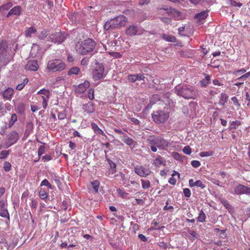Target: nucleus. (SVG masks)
<instances>
[{"instance_id": "29", "label": "nucleus", "mask_w": 250, "mask_h": 250, "mask_svg": "<svg viewBox=\"0 0 250 250\" xmlns=\"http://www.w3.org/2000/svg\"><path fill=\"white\" fill-rule=\"evenodd\" d=\"M156 166H159L160 165H165V161L163 160L162 157L161 156H158L154 160V163Z\"/></svg>"}, {"instance_id": "46", "label": "nucleus", "mask_w": 250, "mask_h": 250, "mask_svg": "<svg viewBox=\"0 0 250 250\" xmlns=\"http://www.w3.org/2000/svg\"><path fill=\"white\" fill-rule=\"evenodd\" d=\"M47 36V31L46 30H42L39 36V38L40 40H44Z\"/></svg>"}, {"instance_id": "40", "label": "nucleus", "mask_w": 250, "mask_h": 250, "mask_svg": "<svg viewBox=\"0 0 250 250\" xmlns=\"http://www.w3.org/2000/svg\"><path fill=\"white\" fill-rule=\"evenodd\" d=\"M142 184V188L144 189H147L150 187V182L148 180H144L141 179V180Z\"/></svg>"}, {"instance_id": "17", "label": "nucleus", "mask_w": 250, "mask_h": 250, "mask_svg": "<svg viewBox=\"0 0 250 250\" xmlns=\"http://www.w3.org/2000/svg\"><path fill=\"white\" fill-rule=\"evenodd\" d=\"M39 66L36 60L30 61L28 62L25 66V69L27 70L36 71L38 70Z\"/></svg>"}, {"instance_id": "39", "label": "nucleus", "mask_w": 250, "mask_h": 250, "mask_svg": "<svg viewBox=\"0 0 250 250\" xmlns=\"http://www.w3.org/2000/svg\"><path fill=\"white\" fill-rule=\"evenodd\" d=\"M39 196L42 199L45 200L47 199L48 197V194L44 190L41 189L39 192Z\"/></svg>"}, {"instance_id": "2", "label": "nucleus", "mask_w": 250, "mask_h": 250, "mask_svg": "<svg viewBox=\"0 0 250 250\" xmlns=\"http://www.w3.org/2000/svg\"><path fill=\"white\" fill-rule=\"evenodd\" d=\"M127 21V18L123 15H120L113 19L106 21L104 25L105 30L119 29L125 26Z\"/></svg>"}, {"instance_id": "25", "label": "nucleus", "mask_w": 250, "mask_h": 250, "mask_svg": "<svg viewBox=\"0 0 250 250\" xmlns=\"http://www.w3.org/2000/svg\"><path fill=\"white\" fill-rule=\"evenodd\" d=\"M91 125L95 133L99 135H104V131L98 127L96 124L92 123Z\"/></svg>"}, {"instance_id": "32", "label": "nucleus", "mask_w": 250, "mask_h": 250, "mask_svg": "<svg viewBox=\"0 0 250 250\" xmlns=\"http://www.w3.org/2000/svg\"><path fill=\"white\" fill-rule=\"evenodd\" d=\"M108 163L109 164L110 167V170L112 171V173H114L116 171V164L110 159H107Z\"/></svg>"}, {"instance_id": "36", "label": "nucleus", "mask_w": 250, "mask_h": 250, "mask_svg": "<svg viewBox=\"0 0 250 250\" xmlns=\"http://www.w3.org/2000/svg\"><path fill=\"white\" fill-rule=\"evenodd\" d=\"M210 81V77L209 75H207L206 76L205 79L201 81V84L202 86L205 87L206 86L208 83Z\"/></svg>"}, {"instance_id": "8", "label": "nucleus", "mask_w": 250, "mask_h": 250, "mask_svg": "<svg viewBox=\"0 0 250 250\" xmlns=\"http://www.w3.org/2000/svg\"><path fill=\"white\" fill-rule=\"evenodd\" d=\"M66 37L67 34L64 32H56L51 34L49 36L48 41L54 43L60 44L66 40Z\"/></svg>"}, {"instance_id": "57", "label": "nucleus", "mask_w": 250, "mask_h": 250, "mask_svg": "<svg viewBox=\"0 0 250 250\" xmlns=\"http://www.w3.org/2000/svg\"><path fill=\"white\" fill-rule=\"evenodd\" d=\"M17 121V117L16 114H13L11 116L10 124L13 125Z\"/></svg>"}, {"instance_id": "34", "label": "nucleus", "mask_w": 250, "mask_h": 250, "mask_svg": "<svg viewBox=\"0 0 250 250\" xmlns=\"http://www.w3.org/2000/svg\"><path fill=\"white\" fill-rule=\"evenodd\" d=\"M173 18L176 20H180L182 18V16L180 12L177 10L173 9Z\"/></svg>"}, {"instance_id": "59", "label": "nucleus", "mask_w": 250, "mask_h": 250, "mask_svg": "<svg viewBox=\"0 0 250 250\" xmlns=\"http://www.w3.org/2000/svg\"><path fill=\"white\" fill-rule=\"evenodd\" d=\"M210 180L214 184H215L217 186H220V187L222 186H221V182L219 180H217L216 179L213 178H211Z\"/></svg>"}, {"instance_id": "56", "label": "nucleus", "mask_w": 250, "mask_h": 250, "mask_svg": "<svg viewBox=\"0 0 250 250\" xmlns=\"http://www.w3.org/2000/svg\"><path fill=\"white\" fill-rule=\"evenodd\" d=\"M184 195L186 197H189L191 196V190L189 188H185L183 190Z\"/></svg>"}, {"instance_id": "24", "label": "nucleus", "mask_w": 250, "mask_h": 250, "mask_svg": "<svg viewBox=\"0 0 250 250\" xmlns=\"http://www.w3.org/2000/svg\"><path fill=\"white\" fill-rule=\"evenodd\" d=\"M122 139L124 143L128 146H131L136 144V142L131 138L127 136L126 134H124Z\"/></svg>"}, {"instance_id": "27", "label": "nucleus", "mask_w": 250, "mask_h": 250, "mask_svg": "<svg viewBox=\"0 0 250 250\" xmlns=\"http://www.w3.org/2000/svg\"><path fill=\"white\" fill-rule=\"evenodd\" d=\"M208 17V13L206 11L201 12L200 13L195 14V19L201 21L205 20Z\"/></svg>"}, {"instance_id": "12", "label": "nucleus", "mask_w": 250, "mask_h": 250, "mask_svg": "<svg viewBox=\"0 0 250 250\" xmlns=\"http://www.w3.org/2000/svg\"><path fill=\"white\" fill-rule=\"evenodd\" d=\"M146 77L144 74L139 73L136 74H130L127 76V80L131 83H135L137 81H142L145 83Z\"/></svg>"}, {"instance_id": "61", "label": "nucleus", "mask_w": 250, "mask_h": 250, "mask_svg": "<svg viewBox=\"0 0 250 250\" xmlns=\"http://www.w3.org/2000/svg\"><path fill=\"white\" fill-rule=\"evenodd\" d=\"M30 206L32 208L36 209L38 206V203L36 201L32 200Z\"/></svg>"}, {"instance_id": "38", "label": "nucleus", "mask_w": 250, "mask_h": 250, "mask_svg": "<svg viewBox=\"0 0 250 250\" xmlns=\"http://www.w3.org/2000/svg\"><path fill=\"white\" fill-rule=\"evenodd\" d=\"M160 99V96L158 94H154L150 99V104H155Z\"/></svg>"}, {"instance_id": "28", "label": "nucleus", "mask_w": 250, "mask_h": 250, "mask_svg": "<svg viewBox=\"0 0 250 250\" xmlns=\"http://www.w3.org/2000/svg\"><path fill=\"white\" fill-rule=\"evenodd\" d=\"M36 32L37 30L34 27H30L25 31V36L26 37H30L33 34L35 33Z\"/></svg>"}, {"instance_id": "14", "label": "nucleus", "mask_w": 250, "mask_h": 250, "mask_svg": "<svg viewBox=\"0 0 250 250\" xmlns=\"http://www.w3.org/2000/svg\"><path fill=\"white\" fill-rule=\"evenodd\" d=\"M19 139V135L15 131H13L8 135L7 143L9 146L15 144Z\"/></svg>"}, {"instance_id": "64", "label": "nucleus", "mask_w": 250, "mask_h": 250, "mask_svg": "<svg viewBox=\"0 0 250 250\" xmlns=\"http://www.w3.org/2000/svg\"><path fill=\"white\" fill-rule=\"evenodd\" d=\"M65 114L62 112H59L58 118L59 120H63L65 118Z\"/></svg>"}, {"instance_id": "20", "label": "nucleus", "mask_w": 250, "mask_h": 250, "mask_svg": "<svg viewBox=\"0 0 250 250\" xmlns=\"http://www.w3.org/2000/svg\"><path fill=\"white\" fill-rule=\"evenodd\" d=\"M1 93L4 98L10 100L13 95L14 90L12 88L8 87Z\"/></svg>"}, {"instance_id": "41", "label": "nucleus", "mask_w": 250, "mask_h": 250, "mask_svg": "<svg viewBox=\"0 0 250 250\" xmlns=\"http://www.w3.org/2000/svg\"><path fill=\"white\" fill-rule=\"evenodd\" d=\"M171 10H172V9L171 8V7H169V8H168V7L164 8H162L160 9V13H165V14L167 13L168 15H169L172 13Z\"/></svg>"}, {"instance_id": "13", "label": "nucleus", "mask_w": 250, "mask_h": 250, "mask_svg": "<svg viewBox=\"0 0 250 250\" xmlns=\"http://www.w3.org/2000/svg\"><path fill=\"white\" fill-rule=\"evenodd\" d=\"M22 9L20 5H17L11 8L6 14V17L8 18L12 16H20L21 14Z\"/></svg>"}, {"instance_id": "5", "label": "nucleus", "mask_w": 250, "mask_h": 250, "mask_svg": "<svg viewBox=\"0 0 250 250\" xmlns=\"http://www.w3.org/2000/svg\"><path fill=\"white\" fill-rule=\"evenodd\" d=\"M65 63L60 59H54L49 61L47 63L46 69L48 72L61 71L65 69Z\"/></svg>"}, {"instance_id": "33", "label": "nucleus", "mask_w": 250, "mask_h": 250, "mask_svg": "<svg viewBox=\"0 0 250 250\" xmlns=\"http://www.w3.org/2000/svg\"><path fill=\"white\" fill-rule=\"evenodd\" d=\"M198 221L203 223L206 220V214L204 212L203 210H201L199 213V216L197 218Z\"/></svg>"}, {"instance_id": "7", "label": "nucleus", "mask_w": 250, "mask_h": 250, "mask_svg": "<svg viewBox=\"0 0 250 250\" xmlns=\"http://www.w3.org/2000/svg\"><path fill=\"white\" fill-rule=\"evenodd\" d=\"M169 116V113L165 110H158L152 114L153 121L157 124L164 123Z\"/></svg>"}, {"instance_id": "19", "label": "nucleus", "mask_w": 250, "mask_h": 250, "mask_svg": "<svg viewBox=\"0 0 250 250\" xmlns=\"http://www.w3.org/2000/svg\"><path fill=\"white\" fill-rule=\"evenodd\" d=\"M13 6V3L10 1L1 5L0 6V14L2 16L5 15V11L9 10Z\"/></svg>"}, {"instance_id": "31", "label": "nucleus", "mask_w": 250, "mask_h": 250, "mask_svg": "<svg viewBox=\"0 0 250 250\" xmlns=\"http://www.w3.org/2000/svg\"><path fill=\"white\" fill-rule=\"evenodd\" d=\"M80 71V69L78 67H73L71 68L67 73L68 75L73 74L78 75Z\"/></svg>"}, {"instance_id": "42", "label": "nucleus", "mask_w": 250, "mask_h": 250, "mask_svg": "<svg viewBox=\"0 0 250 250\" xmlns=\"http://www.w3.org/2000/svg\"><path fill=\"white\" fill-rule=\"evenodd\" d=\"M213 152L212 151H203L200 153V156L205 157L212 156Z\"/></svg>"}, {"instance_id": "55", "label": "nucleus", "mask_w": 250, "mask_h": 250, "mask_svg": "<svg viewBox=\"0 0 250 250\" xmlns=\"http://www.w3.org/2000/svg\"><path fill=\"white\" fill-rule=\"evenodd\" d=\"M117 191L122 198H125L128 195L127 193H125V192L121 190L120 188H118L117 189Z\"/></svg>"}, {"instance_id": "51", "label": "nucleus", "mask_w": 250, "mask_h": 250, "mask_svg": "<svg viewBox=\"0 0 250 250\" xmlns=\"http://www.w3.org/2000/svg\"><path fill=\"white\" fill-rule=\"evenodd\" d=\"M191 165L192 167L197 168L200 167L201 163L198 161H192L191 162Z\"/></svg>"}, {"instance_id": "9", "label": "nucleus", "mask_w": 250, "mask_h": 250, "mask_svg": "<svg viewBox=\"0 0 250 250\" xmlns=\"http://www.w3.org/2000/svg\"><path fill=\"white\" fill-rule=\"evenodd\" d=\"M104 72V67L103 63L95 62V69L93 72V76L95 80H98L103 78Z\"/></svg>"}, {"instance_id": "47", "label": "nucleus", "mask_w": 250, "mask_h": 250, "mask_svg": "<svg viewBox=\"0 0 250 250\" xmlns=\"http://www.w3.org/2000/svg\"><path fill=\"white\" fill-rule=\"evenodd\" d=\"M38 156L39 157L45 152V147L44 146H41L38 148Z\"/></svg>"}, {"instance_id": "50", "label": "nucleus", "mask_w": 250, "mask_h": 250, "mask_svg": "<svg viewBox=\"0 0 250 250\" xmlns=\"http://www.w3.org/2000/svg\"><path fill=\"white\" fill-rule=\"evenodd\" d=\"M195 186L200 187L201 189H203L206 187V185L203 184L200 180L195 181Z\"/></svg>"}, {"instance_id": "6", "label": "nucleus", "mask_w": 250, "mask_h": 250, "mask_svg": "<svg viewBox=\"0 0 250 250\" xmlns=\"http://www.w3.org/2000/svg\"><path fill=\"white\" fill-rule=\"evenodd\" d=\"M7 44L5 41L0 42V66L6 65L9 62L7 54Z\"/></svg>"}, {"instance_id": "23", "label": "nucleus", "mask_w": 250, "mask_h": 250, "mask_svg": "<svg viewBox=\"0 0 250 250\" xmlns=\"http://www.w3.org/2000/svg\"><path fill=\"white\" fill-rule=\"evenodd\" d=\"M228 96L225 94V93H221L220 97V101L218 103L221 106H224V105H225L226 104L228 101Z\"/></svg>"}, {"instance_id": "16", "label": "nucleus", "mask_w": 250, "mask_h": 250, "mask_svg": "<svg viewBox=\"0 0 250 250\" xmlns=\"http://www.w3.org/2000/svg\"><path fill=\"white\" fill-rule=\"evenodd\" d=\"M89 82L86 81L83 83H80L78 86H76L75 91L77 93H83L86 91V89L89 87Z\"/></svg>"}, {"instance_id": "58", "label": "nucleus", "mask_w": 250, "mask_h": 250, "mask_svg": "<svg viewBox=\"0 0 250 250\" xmlns=\"http://www.w3.org/2000/svg\"><path fill=\"white\" fill-rule=\"evenodd\" d=\"M110 55L115 58H120L122 57L121 54L119 52H112L109 53Z\"/></svg>"}, {"instance_id": "37", "label": "nucleus", "mask_w": 250, "mask_h": 250, "mask_svg": "<svg viewBox=\"0 0 250 250\" xmlns=\"http://www.w3.org/2000/svg\"><path fill=\"white\" fill-rule=\"evenodd\" d=\"M0 216L4 217L9 218V214L7 209L3 208L0 210Z\"/></svg>"}, {"instance_id": "54", "label": "nucleus", "mask_w": 250, "mask_h": 250, "mask_svg": "<svg viewBox=\"0 0 250 250\" xmlns=\"http://www.w3.org/2000/svg\"><path fill=\"white\" fill-rule=\"evenodd\" d=\"M231 100L233 102V103H234V105L237 107H239L240 106V104L238 102V100L237 99V98L236 97H231Z\"/></svg>"}, {"instance_id": "11", "label": "nucleus", "mask_w": 250, "mask_h": 250, "mask_svg": "<svg viewBox=\"0 0 250 250\" xmlns=\"http://www.w3.org/2000/svg\"><path fill=\"white\" fill-rule=\"evenodd\" d=\"M135 172L141 177H146L150 174L151 171L148 168L143 166H136L134 168Z\"/></svg>"}, {"instance_id": "48", "label": "nucleus", "mask_w": 250, "mask_h": 250, "mask_svg": "<svg viewBox=\"0 0 250 250\" xmlns=\"http://www.w3.org/2000/svg\"><path fill=\"white\" fill-rule=\"evenodd\" d=\"M230 2V5L231 6L241 7L242 6V3L237 2L233 0H229Z\"/></svg>"}, {"instance_id": "3", "label": "nucleus", "mask_w": 250, "mask_h": 250, "mask_svg": "<svg viewBox=\"0 0 250 250\" xmlns=\"http://www.w3.org/2000/svg\"><path fill=\"white\" fill-rule=\"evenodd\" d=\"M95 46V42L91 38H87L76 45V51L80 55H85L91 53Z\"/></svg>"}, {"instance_id": "52", "label": "nucleus", "mask_w": 250, "mask_h": 250, "mask_svg": "<svg viewBox=\"0 0 250 250\" xmlns=\"http://www.w3.org/2000/svg\"><path fill=\"white\" fill-rule=\"evenodd\" d=\"M173 158L181 161H182L183 157L180 155L178 152H173Z\"/></svg>"}, {"instance_id": "10", "label": "nucleus", "mask_w": 250, "mask_h": 250, "mask_svg": "<svg viewBox=\"0 0 250 250\" xmlns=\"http://www.w3.org/2000/svg\"><path fill=\"white\" fill-rule=\"evenodd\" d=\"M38 95H42L41 97L42 100V106L45 109L47 105V102L49 99L50 91L45 89H42L37 92Z\"/></svg>"}, {"instance_id": "21", "label": "nucleus", "mask_w": 250, "mask_h": 250, "mask_svg": "<svg viewBox=\"0 0 250 250\" xmlns=\"http://www.w3.org/2000/svg\"><path fill=\"white\" fill-rule=\"evenodd\" d=\"M194 51L192 50H186L179 52L181 57L187 58H192L194 56Z\"/></svg>"}, {"instance_id": "4", "label": "nucleus", "mask_w": 250, "mask_h": 250, "mask_svg": "<svg viewBox=\"0 0 250 250\" xmlns=\"http://www.w3.org/2000/svg\"><path fill=\"white\" fill-rule=\"evenodd\" d=\"M147 140L151 150L154 152L157 151V148L160 149H165L168 146L167 142L161 138H150Z\"/></svg>"}, {"instance_id": "26", "label": "nucleus", "mask_w": 250, "mask_h": 250, "mask_svg": "<svg viewBox=\"0 0 250 250\" xmlns=\"http://www.w3.org/2000/svg\"><path fill=\"white\" fill-rule=\"evenodd\" d=\"M241 125V122L239 120L232 121L229 123V129L231 130L233 129H236L237 126Z\"/></svg>"}, {"instance_id": "60", "label": "nucleus", "mask_w": 250, "mask_h": 250, "mask_svg": "<svg viewBox=\"0 0 250 250\" xmlns=\"http://www.w3.org/2000/svg\"><path fill=\"white\" fill-rule=\"evenodd\" d=\"M162 38L167 41L172 42V37L169 35L164 34L162 35Z\"/></svg>"}, {"instance_id": "43", "label": "nucleus", "mask_w": 250, "mask_h": 250, "mask_svg": "<svg viewBox=\"0 0 250 250\" xmlns=\"http://www.w3.org/2000/svg\"><path fill=\"white\" fill-rule=\"evenodd\" d=\"M11 168V165L8 162H5L3 164V169L4 171L8 172L10 170Z\"/></svg>"}, {"instance_id": "15", "label": "nucleus", "mask_w": 250, "mask_h": 250, "mask_svg": "<svg viewBox=\"0 0 250 250\" xmlns=\"http://www.w3.org/2000/svg\"><path fill=\"white\" fill-rule=\"evenodd\" d=\"M82 109L87 114H90L95 111V104L91 102H89L87 104H83L82 105Z\"/></svg>"}, {"instance_id": "63", "label": "nucleus", "mask_w": 250, "mask_h": 250, "mask_svg": "<svg viewBox=\"0 0 250 250\" xmlns=\"http://www.w3.org/2000/svg\"><path fill=\"white\" fill-rule=\"evenodd\" d=\"M138 237L140 240L143 242H146L147 241V238L142 234H139L138 235Z\"/></svg>"}, {"instance_id": "44", "label": "nucleus", "mask_w": 250, "mask_h": 250, "mask_svg": "<svg viewBox=\"0 0 250 250\" xmlns=\"http://www.w3.org/2000/svg\"><path fill=\"white\" fill-rule=\"evenodd\" d=\"M9 150H2L0 153V158L1 159H5L9 154Z\"/></svg>"}, {"instance_id": "22", "label": "nucleus", "mask_w": 250, "mask_h": 250, "mask_svg": "<svg viewBox=\"0 0 250 250\" xmlns=\"http://www.w3.org/2000/svg\"><path fill=\"white\" fill-rule=\"evenodd\" d=\"M245 191L246 186L243 185H239L237 186L234 189L235 193L237 194L238 195L245 193Z\"/></svg>"}, {"instance_id": "53", "label": "nucleus", "mask_w": 250, "mask_h": 250, "mask_svg": "<svg viewBox=\"0 0 250 250\" xmlns=\"http://www.w3.org/2000/svg\"><path fill=\"white\" fill-rule=\"evenodd\" d=\"M33 128V125L32 123H28L26 125V130L31 133Z\"/></svg>"}, {"instance_id": "35", "label": "nucleus", "mask_w": 250, "mask_h": 250, "mask_svg": "<svg viewBox=\"0 0 250 250\" xmlns=\"http://www.w3.org/2000/svg\"><path fill=\"white\" fill-rule=\"evenodd\" d=\"M93 188L95 192H98L99 188L100 182L98 180H94L91 182Z\"/></svg>"}, {"instance_id": "49", "label": "nucleus", "mask_w": 250, "mask_h": 250, "mask_svg": "<svg viewBox=\"0 0 250 250\" xmlns=\"http://www.w3.org/2000/svg\"><path fill=\"white\" fill-rule=\"evenodd\" d=\"M94 89L92 88H91L88 90V97L90 100H93L94 98Z\"/></svg>"}, {"instance_id": "1", "label": "nucleus", "mask_w": 250, "mask_h": 250, "mask_svg": "<svg viewBox=\"0 0 250 250\" xmlns=\"http://www.w3.org/2000/svg\"><path fill=\"white\" fill-rule=\"evenodd\" d=\"M175 93L177 95L188 99H195L198 95L197 90L193 89L192 86L187 84L175 86Z\"/></svg>"}, {"instance_id": "62", "label": "nucleus", "mask_w": 250, "mask_h": 250, "mask_svg": "<svg viewBox=\"0 0 250 250\" xmlns=\"http://www.w3.org/2000/svg\"><path fill=\"white\" fill-rule=\"evenodd\" d=\"M52 159V157L50 155H45L42 157V159L44 161V162L50 161Z\"/></svg>"}, {"instance_id": "30", "label": "nucleus", "mask_w": 250, "mask_h": 250, "mask_svg": "<svg viewBox=\"0 0 250 250\" xmlns=\"http://www.w3.org/2000/svg\"><path fill=\"white\" fill-rule=\"evenodd\" d=\"M25 104L22 103H19L17 107V111L20 114H23L25 112Z\"/></svg>"}, {"instance_id": "18", "label": "nucleus", "mask_w": 250, "mask_h": 250, "mask_svg": "<svg viewBox=\"0 0 250 250\" xmlns=\"http://www.w3.org/2000/svg\"><path fill=\"white\" fill-rule=\"evenodd\" d=\"M138 31V26L133 24L129 25L125 30V34L130 36H135Z\"/></svg>"}, {"instance_id": "45", "label": "nucleus", "mask_w": 250, "mask_h": 250, "mask_svg": "<svg viewBox=\"0 0 250 250\" xmlns=\"http://www.w3.org/2000/svg\"><path fill=\"white\" fill-rule=\"evenodd\" d=\"M183 151L186 154H190L191 153V148L190 146H187L183 148Z\"/></svg>"}]
</instances>
